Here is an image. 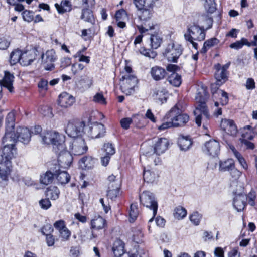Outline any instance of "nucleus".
I'll list each match as a JSON object with an SVG mask.
<instances>
[{
  "label": "nucleus",
  "instance_id": "29",
  "mask_svg": "<svg viewBox=\"0 0 257 257\" xmlns=\"http://www.w3.org/2000/svg\"><path fill=\"white\" fill-rule=\"evenodd\" d=\"M90 7H83L81 19L86 22L94 24L95 20L92 11L89 9Z\"/></svg>",
  "mask_w": 257,
  "mask_h": 257
},
{
  "label": "nucleus",
  "instance_id": "63",
  "mask_svg": "<svg viewBox=\"0 0 257 257\" xmlns=\"http://www.w3.org/2000/svg\"><path fill=\"white\" fill-rule=\"evenodd\" d=\"M54 227L57 229L58 232L64 229L67 227L66 226L65 222L63 220H59L56 221L53 224Z\"/></svg>",
  "mask_w": 257,
  "mask_h": 257
},
{
  "label": "nucleus",
  "instance_id": "44",
  "mask_svg": "<svg viewBox=\"0 0 257 257\" xmlns=\"http://www.w3.org/2000/svg\"><path fill=\"white\" fill-rule=\"evenodd\" d=\"M119 186L120 184L118 183H116L115 186H114L113 184L109 185V189L113 187L114 188L108 191L107 195L109 198L113 200L117 197L119 193Z\"/></svg>",
  "mask_w": 257,
  "mask_h": 257
},
{
  "label": "nucleus",
  "instance_id": "47",
  "mask_svg": "<svg viewBox=\"0 0 257 257\" xmlns=\"http://www.w3.org/2000/svg\"><path fill=\"white\" fill-rule=\"evenodd\" d=\"M53 131H45L40 134L41 141L43 144H50L52 139Z\"/></svg>",
  "mask_w": 257,
  "mask_h": 257
},
{
  "label": "nucleus",
  "instance_id": "57",
  "mask_svg": "<svg viewBox=\"0 0 257 257\" xmlns=\"http://www.w3.org/2000/svg\"><path fill=\"white\" fill-rule=\"evenodd\" d=\"M40 112L43 115L49 118H52L53 117L52 109L49 106L46 105L42 106L40 108Z\"/></svg>",
  "mask_w": 257,
  "mask_h": 257
},
{
  "label": "nucleus",
  "instance_id": "60",
  "mask_svg": "<svg viewBox=\"0 0 257 257\" xmlns=\"http://www.w3.org/2000/svg\"><path fill=\"white\" fill-rule=\"evenodd\" d=\"M164 119L166 120V121L163 122L161 125L158 127L159 130L163 131L168 128L174 127L172 120H171L170 119H167L166 117V115L165 116Z\"/></svg>",
  "mask_w": 257,
  "mask_h": 257
},
{
  "label": "nucleus",
  "instance_id": "38",
  "mask_svg": "<svg viewBox=\"0 0 257 257\" xmlns=\"http://www.w3.org/2000/svg\"><path fill=\"white\" fill-rule=\"evenodd\" d=\"M60 191L59 189L55 186H50L47 189L46 195L47 197L51 200H56L59 197Z\"/></svg>",
  "mask_w": 257,
  "mask_h": 257
},
{
  "label": "nucleus",
  "instance_id": "19",
  "mask_svg": "<svg viewBox=\"0 0 257 257\" xmlns=\"http://www.w3.org/2000/svg\"><path fill=\"white\" fill-rule=\"evenodd\" d=\"M247 196L244 194H235L233 199V208L237 211L241 212L245 208Z\"/></svg>",
  "mask_w": 257,
  "mask_h": 257
},
{
  "label": "nucleus",
  "instance_id": "10",
  "mask_svg": "<svg viewBox=\"0 0 257 257\" xmlns=\"http://www.w3.org/2000/svg\"><path fill=\"white\" fill-rule=\"evenodd\" d=\"M84 132L89 137L97 139L104 136L105 128L102 124L95 122L85 126Z\"/></svg>",
  "mask_w": 257,
  "mask_h": 257
},
{
  "label": "nucleus",
  "instance_id": "20",
  "mask_svg": "<svg viewBox=\"0 0 257 257\" xmlns=\"http://www.w3.org/2000/svg\"><path fill=\"white\" fill-rule=\"evenodd\" d=\"M75 102L74 98L66 92L61 93L58 98V104L62 108H68Z\"/></svg>",
  "mask_w": 257,
  "mask_h": 257
},
{
  "label": "nucleus",
  "instance_id": "3",
  "mask_svg": "<svg viewBox=\"0 0 257 257\" xmlns=\"http://www.w3.org/2000/svg\"><path fill=\"white\" fill-rule=\"evenodd\" d=\"M180 105L176 104L166 114V117L172 120L174 127L184 126L189 120V116L185 113H181L179 108Z\"/></svg>",
  "mask_w": 257,
  "mask_h": 257
},
{
  "label": "nucleus",
  "instance_id": "41",
  "mask_svg": "<svg viewBox=\"0 0 257 257\" xmlns=\"http://www.w3.org/2000/svg\"><path fill=\"white\" fill-rule=\"evenodd\" d=\"M219 42L218 39L216 38H212L204 42L203 46L201 50V53H205L208 49L212 47L217 45Z\"/></svg>",
  "mask_w": 257,
  "mask_h": 257
},
{
  "label": "nucleus",
  "instance_id": "5",
  "mask_svg": "<svg viewBox=\"0 0 257 257\" xmlns=\"http://www.w3.org/2000/svg\"><path fill=\"white\" fill-rule=\"evenodd\" d=\"M140 200L141 203L147 208L153 211V217L148 221V224L151 223L156 216L158 210V203L152 193L148 191H144L140 195ZM148 230L151 232V226L148 225Z\"/></svg>",
  "mask_w": 257,
  "mask_h": 257
},
{
  "label": "nucleus",
  "instance_id": "62",
  "mask_svg": "<svg viewBox=\"0 0 257 257\" xmlns=\"http://www.w3.org/2000/svg\"><path fill=\"white\" fill-rule=\"evenodd\" d=\"M219 94H220V103L222 105H225L228 102V94L223 90H220L219 91Z\"/></svg>",
  "mask_w": 257,
  "mask_h": 257
},
{
  "label": "nucleus",
  "instance_id": "37",
  "mask_svg": "<svg viewBox=\"0 0 257 257\" xmlns=\"http://www.w3.org/2000/svg\"><path fill=\"white\" fill-rule=\"evenodd\" d=\"M215 78L216 80L217 85L220 86L227 80V72L222 69L218 70L215 74Z\"/></svg>",
  "mask_w": 257,
  "mask_h": 257
},
{
  "label": "nucleus",
  "instance_id": "35",
  "mask_svg": "<svg viewBox=\"0 0 257 257\" xmlns=\"http://www.w3.org/2000/svg\"><path fill=\"white\" fill-rule=\"evenodd\" d=\"M55 6L59 13L63 14L66 12H69L71 10V4L69 1L65 0L61 2V4L56 3Z\"/></svg>",
  "mask_w": 257,
  "mask_h": 257
},
{
  "label": "nucleus",
  "instance_id": "50",
  "mask_svg": "<svg viewBox=\"0 0 257 257\" xmlns=\"http://www.w3.org/2000/svg\"><path fill=\"white\" fill-rule=\"evenodd\" d=\"M200 20L203 22L201 27L205 30L209 29L212 27L213 19L211 17L207 15H204L201 17Z\"/></svg>",
  "mask_w": 257,
  "mask_h": 257
},
{
  "label": "nucleus",
  "instance_id": "58",
  "mask_svg": "<svg viewBox=\"0 0 257 257\" xmlns=\"http://www.w3.org/2000/svg\"><path fill=\"white\" fill-rule=\"evenodd\" d=\"M105 155L111 156L115 152V148L113 145L110 143H105L103 146Z\"/></svg>",
  "mask_w": 257,
  "mask_h": 257
},
{
  "label": "nucleus",
  "instance_id": "6",
  "mask_svg": "<svg viewBox=\"0 0 257 257\" xmlns=\"http://www.w3.org/2000/svg\"><path fill=\"white\" fill-rule=\"evenodd\" d=\"M195 116V122L198 126L202 124L203 128L207 130L210 122V115L206 104H198L194 111Z\"/></svg>",
  "mask_w": 257,
  "mask_h": 257
},
{
  "label": "nucleus",
  "instance_id": "48",
  "mask_svg": "<svg viewBox=\"0 0 257 257\" xmlns=\"http://www.w3.org/2000/svg\"><path fill=\"white\" fill-rule=\"evenodd\" d=\"M151 46L152 49H157L161 45L162 39L158 34H153L150 37Z\"/></svg>",
  "mask_w": 257,
  "mask_h": 257
},
{
  "label": "nucleus",
  "instance_id": "24",
  "mask_svg": "<svg viewBox=\"0 0 257 257\" xmlns=\"http://www.w3.org/2000/svg\"><path fill=\"white\" fill-rule=\"evenodd\" d=\"M22 61L21 64L23 66L30 65L36 59V53L35 50H30L22 53Z\"/></svg>",
  "mask_w": 257,
  "mask_h": 257
},
{
  "label": "nucleus",
  "instance_id": "8",
  "mask_svg": "<svg viewBox=\"0 0 257 257\" xmlns=\"http://www.w3.org/2000/svg\"><path fill=\"white\" fill-rule=\"evenodd\" d=\"M138 83L136 76L131 74H125L120 78V88L121 91L126 95L134 93L135 87Z\"/></svg>",
  "mask_w": 257,
  "mask_h": 257
},
{
  "label": "nucleus",
  "instance_id": "34",
  "mask_svg": "<svg viewBox=\"0 0 257 257\" xmlns=\"http://www.w3.org/2000/svg\"><path fill=\"white\" fill-rule=\"evenodd\" d=\"M158 177V174L154 171L144 169L143 178L145 181L148 183H152Z\"/></svg>",
  "mask_w": 257,
  "mask_h": 257
},
{
  "label": "nucleus",
  "instance_id": "52",
  "mask_svg": "<svg viewBox=\"0 0 257 257\" xmlns=\"http://www.w3.org/2000/svg\"><path fill=\"white\" fill-rule=\"evenodd\" d=\"M130 208L129 214L130 221L133 222L136 219L139 214L137 204L136 203L132 204Z\"/></svg>",
  "mask_w": 257,
  "mask_h": 257
},
{
  "label": "nucleus",
  "instance_id": "51",
  "mask_svg": "<svg viewBox=\"0 0 257 257\" xmlns=\"http://www.w3.org/2000/svg\"><path fill=\"white\" fill-rule=\"evenodd\" d=\"M187 215V211L182 206H178L174 209V216L178 219L184 218Z\"/></svg>",
  "mask_w": 257,
  "mask_h": 257
},
{
  "label": "nucleus",
  "instance_id": "18",
  "mask_svg": "<svg viewBox=\"0 0 257 257\" xmlns=\"http://www.w3.org/2000/svg\"><path fill=\"white\" fill-rule=\"evenodd\" d=\"M220 127L227 135L235 136L237 133V128L233 120L223 119L220 123Z\"/></svg>",
  "mask_w": 257,
  "mask_h": 257
},
{
  "label": "nucleus",
  "instance_id": "46",
  "mask_svg": "<svg viewBox=\"0 0 257 257\" xmlns=\"http://www.w3.org/2000/svg\"><path fill=\"white\" fill-rule=\"evenodd\" d=\"M244 45H247L250 46L251 44L248 41V40L244 38H242L239 41H237L234 43L231 44L229 47L235 50H238L242 48Z\"/></svg>",
  "mask_w": 257,
  "mask_h": 257
},
{
  "label": "nucleus",
  "instance_id": "43",
  "mask_svg": "<svg viewBox=\"0 0 257 257\" xmlns=\"http://www.w3.org/2000/svg\"><path fill=\"white\" fill-rule=\"evenodd\" d=\"M54 175L50 171H47L45 174L41 176L40 182L45 185L52 183L54 180Z\"/></svg>",
  "mask_w": 257,
  "mask_h": 257
},
{
  "label": "nucleus",
  "instance_id": "11",
  "mask_svg": "<svg viewBox=\"0 0 257 257\" xmlns=\"http://www.w3.org/2000/svg\"><path fill=\"white\" fill-rule=\"evenodd\" d=\"M41 59L44 69L51 71L55 68L54 62L57 59V56L55 51L53 49H50L41 55Z\"/></svg>",
  "mask_w": 257,
  "mask_h": 257
},
{
  "label": "nucleus",
  "instance_id": "27",
  "mask_svg": "<svg viewBox=\"0 0 257 257\" xmlns=\"http://www.w3.org/2000/svg\"><path fill=\"white\" fill-rule=\"evenodd\" d=\"M79 163L82 169H89L93 167L95 160L91 156H85L80 160Z\"/></svg>",
  "mask_w": 257,
  "mask_h": 257
},
{
  "label": "nucleus",
  "instance_id": "25",
  "mask_svg": "<svg viewBox=\"0 0 257 257\" xmlns=\"http://www.w3.org/2000/svg\"><path fill=\"white\" fill-rule=\"evenodd\" d=\"M192 144V141L189 136L180 135L178 139V144L180 150L182 151L188 150Z\"/></svg>",
  "mask_w": 257,
  "mask_h": 257
},
{
  "label": "nucleus",
  "instance_id": "12",
  "mask_svg": "<svg viewBox=\"0 0 257 257\" xmlns=\"http://www.w3.org/2000/svg\"><path fill=\"white\" fill-rule=\"evenodd\" d=\"M181 53V46L178 44L171 43L168 45L164 55L169 61L176 62Z\"/></svg>",
  "mask_w": 257,
  "mask_h": 257
},
{
  "label": "nucleus",
  "instance_id": "26",
  "mask_svg": "<svg viewBox=\"0 0 257 257\" xmlns=\"http://www.w3.org/2000/svg\"><path fill=\"white\" fill-rule=\"evenodd\" d=\"M112 250L116 257H120L124 253V243L120 239H117L113 243Z\"/></svg>",
  "mask_w": 257,
  "mask_h": 257
},
{
  "label": "nucleus",
  "instance_id": "23",
  "mask_svg": "<svg viewBox=\"0 0 257 257\" xmlns=\"http://www.w3.org/2000/svg\"><path fill=\"white\" fill-rule=\"evenodd\" d=\"M150 74L154 80L159 81L165 78L167 73L166 70L162 67L155 66L151 68Z\"/></svg>",
  "mask_w": 257,
  "mask_h": 257
},
{
  "label": "nucleus",
  "instance_id": "4",
  "mask_svg": "<svg viewBox=\"0 0 257 257\" xmlns=\"http://www.w3.org/2000/svg\"><path fill=\"white\" fill-rule=\"evenodd\" d=\"M66 149L74 155H81L87 151L88 147L83 138L75 137L66 141Z\"/></svg>",
  "mask_w": 257,
  "mask_h": 257
},
{
  "label": "nucleus",
  "instance_id": "13",
  "mask_svg": "<svg viewBox=\"0 0 257 257\" xmlns=\"http://www.w3.org/2000/svg\"><path fill=\"white\" fill-rule=\"evenodd\" d=\"M84 125L83 122L69 121L65 128V132L71 138L79 137L84 131Z\"/></svg>",
  "mask_w": 257,
  "mask_h": 257
},
{
  "label": "nucleus",
  "instance_id": "64",
  "mask_svg": "<svg viewBox=\"0 0 257 257\" xmlns=\"http://www.w3.org/2000/svg\"><path fill=\"white\" fill-rule=\"evenodd\" d=\"M53 231V228L50 224H45L41 229V233L44 235L51 234Z\"/></svg>",
  "mask_w": 257,
  "mask_h": 257
},
{
  "label": "nucleus",
  "instance_id": "33",
  "mask_svg": "<svg viewBox=\"0 0 257 257\" xmlns=\"http://www.w3.org/2000/svg\"><path fill=\"white\" fill-rule=\"evenodd\" d=\"M153 8H147L144 7L143 8L137 9L139 12V17L141 20L147 21L150 19L153 14Z\"/></svg>",
  "mask_w": 257,
  "mask_h": 257
},
{
  "label": "nucleus",
  "instance_id": "56",
  "mask_svg": "<svg viewBox=\"0 0 257 257\" xmlns=\"http://www.w3.org/2000/svg\"><path fill=\"white\" fill-rule=\"evenodd\" d=\"M205 8L209 13H212L215 12L216 7L214 0H206Z\"/></svg>",
  "mask_w": 257,
  "mask_h": 257
},
{
  "label": "nucleus",
  "instance_id": "2",
  "mask_svg": "<svg viewBox=\"0 0 257 257\" xmlns=\"http://www.w3.org/2000/svg\"><path fill=\"white\" fill-rule=\"evenodd\" d=\"M205 30L201 27L192 24L189 25L187 27V31L184 34L185 40L189 42L193 47L197 50L198 44L194 42L195 40L201 41L205 38Z\"/></svg>",
  "mask_w": 257,
  "mask_h": 257
},
{
  "label": "nucleus",
  "instance_id": "17",
  "mask_svg": "<svg viewBox=\"0 0 257 257\" xmlns=\"http://www.w3.org/2000/svg\"><path fill=\"white\" fill-rule=\"evenodd\" d=\"M219 143L215 140H210L206 142L203 148V152L207 155L215 156L220 152Z\"/></svg>",
  "mask_w": 257,
  "mask_h": 257
},
{
  "label": "nucleus",
  "instance_id": "21",
  "mask_svg": "<svg viewBox=\"0 0 257 257\" xmlns=\"http://www.w3.org/2000/svg\"><path fill=\"white\" fill-rule=\"evenodd\" d=\"M14 79V76L12 74L8 71H5L4 78L0 81V85L7 88L10 92L12 93L14 92L13 86Z\"/></svg>",
  "mask_w": 257,
  "mask_h": 257
},
{
  "label": "nucleus",
  "instance_id": "39",
  "mask_svg": "<svg viewBox=\"0 0 257 257\" xmlns=\"http://www.w3.org/2000/svg\"><path fill=\"white\" fill-rule=\"evenodd\" d=\"M22 53L20 50H15L13 51L10 55V62L11 65H13L22 61Z\"/></svg>",
  "mask_w": 257,
  "mask_h": 257
},
{
  "label": "nucleus",
  "instance_id": "49",
  "mask_svg": "<svg viewBox=\"0 0 257 257\" xmlns=\"http://www.w3.org/2000/svg\"><path fill=\"white\" fill-rule=\"evenodd\" d=\"M242 137L244 138L242 140V143L243 144L247 149H253L254 148V144L248 141L247 139L252 140L254 138L252 135H248L247 133H243Z\"/></svg>",
  "mask_w": 257,
  "mask_h": 257
},
{
  "label": "nucleus",
  "instance_id": "14",
  "mask_svg": "<svg viewBox=\"0 0 257 257\" xmlns=\"http://www.w3.org/2000/svg\"><path fill=\"white\" fill-rule=\"evenodd\" d=\"M12 137L15 138L13 143L14 148H15V143L17 140L24 144H27L31 140L30 130L27 127H18L16 132L13 133Z\"/></svg>",
  "mask_w": 257,
  "mask_h": 257
},
{
  "label": "nucleus",
  "instance_id": "1",
  "mask_svg": "<svg viewBox=\"0 0 257 257\" xmlns=\"http://www.w3.org/2000/svg\"><path fill=\"white\" fill-rule=\"evenodd\" d=\"M2 154L0 156V178L7 180L12 170V160L16 154V148L13 143L4 144Z\"/></svg>",
  "mask_w": 257,
  "mask_h": 257
},
{
  "label": "nucleus",
  "instance_id": "16",
  "mask_svg": "<svg viewBox=\"0 0 257 257\" xmlns=\"http://www.w3.org/2000/svg\"><path fill=\"white\" fill-rule=\"evenodd\" d=\"M65 136L59 133L53 131L52 139L51 144L53 145L54 151L57 153L60 150H64L66 149L65 143Z\"/></svg>",
  "mask_w": 257,
  "mask_h": 257
},
{
  "label": "nucleus",
  "instance_id": "55",
  "mask_svg": "<svg viewBox=\"0 0 257 257\" xmlns=\"http://www.w3.org/2000/svg\"><path fill=\"white\" fill-rule=\"evenodd\" d=\"M59 237L63 241H67L69 240L71 235V231L67 227L59 232Z\"/></svg>",
  "mask_w": 257,
  "mask_h": 257
},
{
  "label": "nucleus",
  "instance_id": "54",
  "mask_svg": "<svg viewBox=\"0 0 257 257\" xmlns=\"http://www.w3.org/2000/svg\"><path fill=\"white\" fill-rule=\"evenodd\" d=\"M202 218V215L198 212H193L189 216L190 220L195 225H198Z\"/></svg>",
  "mask_w": 257,
  "mask_h": 257
},
{
  "label": "nucleus",
  "instance_id": "7",
  "mask_svg": "<svg viewBox=\"0 0 257 257\" xmlns=\"http://www.w3.org/2000/svg\"><path fill=\"white\" fill-rule=\"evenodd\" d=\"M168 140L164 138H161L157 139L154 145L153 148L150 146H146L144 144L141 146L142 153L144 155L148 154H153L154 153L160 155L164 153L168 148Z\"/></svg>",
  "mask_w": 257,
  "mask_h": 257
},
{
  "label": "nucleus",
  "instance_id": "59",
  "mask_svg": "<svg viewBox=\"0 0 257 257\" xmlns=\"http://www.w3.org/2000/svg\"><path fill=\"white\" fill-rule=\"evenodd\" d=\"M128 18L126 12L124 9H121L115 14L116 21H125Z\"/></svg>",
  "mask_w": 257,
  "mask_h": 257
},
{
  "label": "nucleus",
  "instance_id": "32",
  "mask_svg": "<svg viewBox=\"0 0 257 257\" xmlns=\"http://www.w3.org/2000/svg\"><path fill=\"white\" fill-rule=\"evenodd\" d=\"M235 166L232 159H228L224 161L220 160L219 162V170L221 172L230 171Z\"/></svg>",
  "mask_w": 257,
  "mask_h": 257
},
{
  "label": "nucleus",
  "instance_id": "61",
  "mask_svg": "<svg viewBox=\"0 0 257 257\" xmlns=\"http://www.w3.org/2000/svg\"><path fill=\"white\" fill-rule=\"evenodd\" d=\"M22 15L24 21L30 22L34 20V15L32 11L29 10H25L22 13Z\"/></svg>",
  "mask_w": 257,
  "mask_h": 257
},
{
  "label": "nucleus",
  "instance_id": "30",
  "mask_svg": "<svg viewBox=\"0 0 257 257\" xmlns=\"http://www.w3.org/2000/svg\"><path fill=\"white\" fill-rule=\"evenodd\" d=\"M197 91L198 92L195 97L196 101L199 103V104H201L202 103L205 104V101L208 97L206 87L202 86L200 88L198 89Z\"/></svg>",
  "mask_w": 257,
  "mask_h": 257
},
{
  "label": "nucleus",
  "instance_id": "9",
  "mask_svg": "<svg viewBox=\"0 0 257 257\" xmlns=\"http://www.w3.org/2000/svg\"><path fill=\"white\" fill-rule=\"evenodd\" d=\"M15 114L13 112H9L6 118V133L3 138L2 142L3 144L5 143H13L15 137H12L13 130L14 127Z\"/></svg>",
  "mask_w": 257,
  "mask_h": 257
},
{
  "label": "nucleus",
  "instance_id": "36",
  "mask_svg": "<svg viewBox=\"0 0 257 257\" xmlns=\"http://www.w3.org/2000/svg\"><path fill=\"white\" fill-rule=\"evenodd\" d=\"M230 148L234 155V156L236 157V158L237 159L238 161L239 162L240 165L242 166V167L245 169L247 170L248 168V165L247 164V163L246 161L245 160L244 158L243 157V156L241 155V154L238 152L235 147L233 146H230Z\"/></svg>",
  "mask_w": 257,
  "mask_h": 257
},
{
  "label": "nucleus",
  "instance_id": "28",
  "mask_svg": "<svg viewBox=\"0 0 257 257\" xmlns=\"http://www.w3.org/2000/svg\"><path fill=\"white\" fill-rule=\"evenodd\" d=\"M153 96L161 102V103L166 101L167 98V91L163 88H156L153 91Z\"/></svg>",
  "mask_w": 257,
  "mask_h": 257
},
{
  "label": "nucleus",
  "instance_id": "31",
  "mask_svg": "<svg viewBox=\"0 0 257 257\" xmlns=\"http://www.w3.org/2000/svg\"><path fill=\"white\" fill-rule=\"evenodd\" d=\"M159 0H133V3L137 9L154 8L156 2Z\"/></svg>",
  "mask_w": 257,
  "mask_h": 257
},
{
  "label": "nucleus",
  "instance_id": "22",
  "mask_svg": "<svg viewBox=\"0 0 257 257\" xmlns=\"http://www.w3.org/2000/svg\"><path fill=\"white\" fill-rule=\"evenodd\" d=\"M106 225V221L102 216L96 215L90 221V228L99 230L104 228Z\"/></svg>",
  "mask_w": 257,
  "mask_h": 257
},
{
  "label": "nucleus",
  "instance_id": "53",
  "mask_svg": "<svg viewBox=\"0 0 257 257\" xmlns=\"http://www.w3.org/2000/svg\"><path fill=\"white\" fill-rule=\"evenodd\" d=\"M132 238L134 242L137 243H140L143 237V234L141 229L135 228L132 230Z\"/></svg>",
  "mask_w": 257,
  "mask_h": 257
},
{
  "label": "nucleus",
  "instance_id": "40",
  "mask_svg": "<svg viewBox=\"0 0 257 257\" xmlns=\"http://www.w3.org/2000/svg\"><path fill=\"white\" fill-rule=\"evenodd\" d=\"M55 175L58 183L62 185L68 183L70 179L69 174L66 171H59Z\"/></svg>",
  "mask_w": 257,
  "mask_h": 257
},
{
  "label": "nucleus",
  "instance_id": "45",
  "mask_svg": "<svg viewBox=\"0 0 257 257\" xmlns=\"http://www.w3.org/2000/svg\"><path fill=\"white\" fill-rule=\"evenodd\" d=\"M140 117V116L137 114L136 115H134L132 118L129 117L122 118L120 121L121 125L122 128L127 130L129 128L130 125L131 123H136V119H139Z\"/></svg>",
  "mask_w": 257,
  "mask_h": 257
},
{
  "label": "nucleus",
  "instance_id": "15",
  "mask_svg": "<svg viewBox=\"0 0 257 257\" xmlns=\"http://www.w3.org/2000/svg\"><path fill=\"white\" fill-rule=\"evenodd\" d=\"M56 154H58L57 160L60 167L65 169L68 168L73 161L72 154L66 149L60 150Z\"/></svg>",
  "mask_w": 257,
  "mask_h": 257
},
{
  "label": "nucleus",
  "instance_id": "42",
  "mask_svg": "<svg viewBox=\"0 0 257 257\" xmlns=\"http://www.w3.org/2000/svg\"><path fill=\"white\" fill-rule=\"evenodd\" d=\"M169 83L175 87H179L181 84V76L178 74L173 72L168 78Z\"/></svg>",
  "mask_w": 257,
  "mask_h": 257
}]
</instances>
